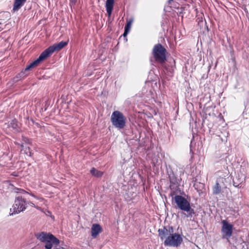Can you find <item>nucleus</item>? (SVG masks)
I'll list each match as a JSON object with an SVG mask.
<instances>
[{
	"mask_svg": "<svg viewBox=\"0 0 249 249\" xmlns=\"http://www.w3.org/2000/svg\"><path fill=\"white\" fill-rule=\"evenodd\" d=\"M27 0H15L13 10L17 11L25 3Z\"/></svg>",
	"mask_w": 249,
	"mask_h": 249,
	"instance_id": "12",
	"label": "nucleus"
},
{
	"mask_svg": "<svg viewBox=\"0 0 249 249\" xmlns=\"http://www.w3.org/2000/svg\"><path fill=\"white\" fill-rule=\"evenodd\" d=\"M27 207V202L21 196H17L14 203L10 210V215L19 213L25 211Z\"/></svg>",
	"mask_w": 249,
	"mask_h": 249,
	"instance_id": "5",
	"label": "nucleus"
},
{
	"mask_svg": "<svg viewBox=\"0 0 249 249\" xmlns=\"http://www.w3.org/2000/svg\"><path fill=\"white\" fill-rule=\"evenodd\" d=\"M102 231V228L99 224H93L91 227V236L95 238Z\"/></svg>",
	"mask_w": 249,
	"mask_h": 249,
	"instance_id": "10",
	"label": "nucleus"
},
{
	"mask_svg": "<svg viewBox=\"0 0 249 249\" xmlns=\"http://www.w3.org/2000/svg\"><path fill=\"white\" fill-rule=\"evenodd\" d=\"M166 49L160 44H158L154 46L152 54L156 61L163 63L166 60Z\"/></svg>",
	"mask_w": 249,
	"mask_h": 249,
	"instance_id": "7",
	"label": "nucleus"
},
{
	"mask_svg": "<svg viewBox=\"0 0 249 249\" xmlns=\"http://www.w3.org/2000/svg\"><path fill=\"white\" fill-rule=\"evenodd\" d=\"M174 199L177 207L182 211L187 212L188 217H192L195 214V211L191 208L190 202L185 197L180 195H177Z\"/></svg>",
	"mask_w": 249,
	"mask_h": 249,
	"instance_id": "4",
	"label": "nucleus"
},
{
	"mask_svg": "<svg viewBox=\"0 0 249 249\" xmlns=\"http://www.w3.org/2000/svg\"><path fill=\"white\" fill-rule=\"evenodd\" d=\"M30 205L31 206H32L33 207H35V208H36L38 210H40V207H38L37 206H36V205L34 203H33L32 202H30Z\"/></svg>",
	"mask_w": 249,
	"mask_h": 249,
	"instance_id": "22",
	"label": "nucleus"
},
{
	"mask_svg": "<svg viewBox=\"0 0 249 249\" xmlns=\"http://www.w3.org/2000/svg\"><path fill=\"white\" fill-rule=\"evenodd\" d=\"M12 124V127L14 129H15L16 131H18V125L17 124V123L15 122L14 121H13V123H11Z\"/></svg>",
	"mask_w": 249,
	"mask_h": 249,
	"instance_id": "19",
	"label": "nucleus"
},
{
	"mask_svg": "<svg viewBox=\"0 0 249 249\" xmlns=\"http://www.w3.org/2000/svg\"><path fill=\"white\" fill-rule=\"evenodd\" d=\"M159 236L164 240V245L168 247H178L183 242V238L178 233L174 232L172 226H165L158 230Z\"/></svg>",
	"mask_w": 249,
	"mask_h": 249,
	"instance_id": "1",
	"label": "nucleus"
},
{
	"mask_svg": "<svg viewBox=\"0 0 249 249\" xmlns=\"http://www.w3.org/2000/svg\"><path fill=\"white\" fill-rule=\"evenodd\" d=\"M114 0H107L106 1V8L108 17H110L112 14Z\"/></svg>",
	"mask_w": 249,
	"mask_h": 249,
	"instance_id": "11",
	"label": "nucleus"
},
{
	"mask_svg": "<svg viewBox=\"0 0 249 249\" xmlns=\"http://www.w3.org/2000/svg\"><path fill=\"white\" fill-rule=\"evenodd\" d=\"M15 192L16 193H20V194H26L28 193L26 191L23 189L20 188H15Z\"/></svg>",
	"mask_w": 249,
	"mask_h": 249,
	"instance_id": "18",
	"label": "nucleus"
},
{
	"mask_svg": "<svg viewBox=\"0 0 249 249\" xmlns=\"http://www.w3.org/2000/svg\"><path fill=\"white\" fill-rule=\"evenodd\" d=\"M30 195L32 196H33L35 198H37L36 196H35L34 194H30Z\"/></svg>",
	"mask_w": 249,
	"mask_h": 249,
	"instance_id": "24",
	"label": "nucleus"
},
{
	"mask_svg": "<svg viewBox=\"0 0 249 249\" xmlns=\"http://www.w3.org/2000/svg\"><path fill=\"white\" fill-rule=\"evenodd\" d=\"M35 235L38 241L44 244L45 249H52L60 244L59 240L50 232L41 231L36 233Z\"/></svg>",
	"mask_w": 249,
	"mask_h": 249,
	"instance_id": "3",
	"label": "nucleus"
},
{
	"mask_svg": "<svg viewBox=\"0 0 249 249\" xmlns=\"http://www.w3.org/2000/svg\"><path fill=\"white\" fill-rule=\"evenodd\" d=\"M132 22H133L132 19H130L129 20L127 21V23L125 26L124 32L123 34V36L124 37L126 36L127 35V34H128V33L129 32Z\"/></svg>",
	"mask_w": 249,
	"mask_h": 249,
	"instance_id": "13",
	"label": "nucleus"
},
{
	"mask_svg": "<svg viewBox=\"0 0 249 249\" xmlns=\"http://www.w3.org/2000/svg\"><path fill=\"white\" fill-rule=\"evenodd\" d=\"M110 120L112 125L118 129H123L125 126L126 118L119 111H114L111 114Z\"/></svg>",
	"mask_w": 249,
	"mask_h": 249,
	"instance_id": "6",
	"label": "nucleus"
},
{
	"mask_svg": "<svg viewBox=\"0 0 249 249\" xmlns=\"http://www.w3.org/2000/svg\"><path fill=\"white\" fill-rule=\"evenodd\" d=\"M70 0V5L71 6L74 5L77 2V0Z\"/></svg>",
	"mask_w": 249,
	"mask_h": 249,
	"instance_id": "20",
	"label": "nucleus"
},
{
	"mask_svg": "<svg viewBox=\"0 0 249 249\" xmlns=\"http://www.w3.org/2000/svg\"><path fill=\"white\" fill-rule=\"evenodd\" d=\"M221 192V187L219 183L217 181L213 187V195H218Z\"/></svg>",
	"mask_w": 249,
	"mask_h": 249,
	"instance_id": "14",
	"label": "nucleus"
},
{
	"mask_svg": "<svg viewBox=\"0 0 249 249\" xmlns=\"http://www.w3.org/2000/svg\"><path fill=\"white\" fill-rule=\"evenodd\" d=\"M40 200L41 201H43V199H42V198H40Z\"/></svg>",
	"mask_w": 249,
	"mask_h": 249,
	"instance_id": "27",
	"label": "nucleus"
},
{
	"mask_svg": "<svg viewBox=\"0 0 249 249\" xmlns=\"http://www.w3.org/2000/svg\"><path fill=\"white\" fill-rule=\"evenodd\" d=\"M221 222L222 224L221 228L222 238L229 240L232 234L233 225L229 223L226 220H222Z\"/></svg>",
	"mask_w": 249,
	"mask_h": 249,
	"instance_id": "8",
	"label": "nucleus"
},
{
	"mask_svg": "<svg viewBox=\"0 0 249 249\" xmlns=\"http://www.w3.org/2000/svg\"><path fill=\"white\" fill-rule=\"evenodd\" d=\"M90 172L92 176L97 178L101 177L103 175V172L98 171L95 168H91Z\"/></svg>",
	"mask_w": 249,
	"mask_h": 249,
	"instance_id": "15",
	"label": "nucleus"
},
{
	"mask_svg": "<svg viewBox=\"0 0 249 249\" xmlns=\"http://www.w3.org/2000/svg\"><path fill=\"white\" fill-rule=\"evenodd\" d=\"M246 176L243 173H238L235 178L233 179V185L237 187H241V184L245 182Z\"/></svg>",
	"mask_w": 249,
	"mask_h": 249,
	"instance_id": "9",
	"label": "nucleus"
},
{
	"mask_svg": "<svg viewBox=\"0 0 249 249\" xmlns=\"http://www.w3.org/2000/svg\"><path fill=\"white\" fill-rule=\"evenodd\" d=\"M172 0H168V2H169V3H170L171 2V1H172Z\"/></svg>",
	"mask_w": 249,
	"mask_h": 249,
	"instance_id": "25",
	"label": "nucleus"
},
{
	"mask_svg": "<svg viewBox=\"0 0 249 249\" xmlns=\"http://www.w3.org/2000/svg\"><path fill=\"white\" fill-rule=\"evenodd\" d=\"M22 140H23V141H24L26 143H29V142H30V140H29L28 138H26V137H25L22 136Z\"/></svg>",
	"mask_w": 249,
	"mask_h": 249,
	"instance_id": "21",
	"label": "nucleus"
},
{
	"mask_svg": "<svg viewBox=\"0 0 249 249\" xmlns=\"http://www.w3.org/2000/svg\"><path fill=\"white\" fill-rule=\"evenodd\" d=\"M68 42L61 41L57 44H54L53 45L49 47L41 53L39 57L36 60L27 66L25 69L24 71H21L19 73V75L22 77L26 76L27 74L24 75V73L25 72L37 66L41 61L46 59L54 52L61 50L65 46H66Z\"/></svg>",
	"mask_w": 249,
	"mask_h": 249,
	"instance_id": "2",
	"label": "nucleus"
},
{
	"mask_svg": "<svg viewBox=\"0 0 249 249\" xmlns=\"http://www.w3.org/2000/svg\"><path fill=\"white\" fill-rule=\"evenodd\" d=\"M4 29V27L1 22H0V32Z\"/></svg>",
	"mask_w": 249,
	"mask_h": 249,
	"instance_id": "23",
	"label": "nucleus"
},
{
	"mask_svg": "<svg viewBox=\"0 0 249 249\" xmlns=\"http://www.w3.org/2000/svg\"><path fill=\"white\" fill-rule=\"evenodd\" d=\"M169 178L170 182L173 184H178L180 182V180H181V179H178V180L177 179H174L173 177L171 176L169 177Z\"/></svg>",
	"mask_w": 249,
	"mask_h": 249,
	"instance_id": "17",
	"label": "nucleus"
},
{
	"mask_svg": "<svg viewBox=\"0 0 249 249\" xmlns=\"http://www.w3.org/2000/svg\"><path fill=\"white\" fill-rule=\"evenodd\" d=\"M20 146H21V147H22V148L23 147V145L22 144H20Z\"/></svg>",
	"mask_w": 249,
	"mask_h": 249,
	"instance_id": "26",
	"label": "nucleus"
},
{
	"mask_svg": "<svg viewBox=\"0 0 249 249\" xmlns=\"http://www.w3.org/2000/svg\"><path fill=\"white\" fill-rule=\"evenodd\" d=\"M23 150V149H22ZM25 153L28 156L31 157L32 156V153L30 147H25L24 149Z\"/></svg>",
	"mask_w": 249,
	"mask_h": 249,
	"instance_id": "16",
	"label": "nucleus"
}]
</instances>
